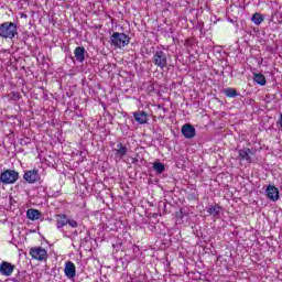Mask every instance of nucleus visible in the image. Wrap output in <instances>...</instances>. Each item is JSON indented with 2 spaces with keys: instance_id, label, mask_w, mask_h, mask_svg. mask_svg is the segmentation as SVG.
<instances>
[{
  "instance_id": "f257e3e1",
  "label": "nucleus",
  "mask_w": 282,
  "mask_h": 282,
  "mask_svg": "<svg viewBox=\"0 0 282 282\" xmlns=\"http://www.w3.org/2000/svg\"><path fill=\"white\" fill-rule=\"evenodd\" d=\"M19 36V26L14 22H3L0 24V39H15Z\"/></svg>"
},
{
  "instance_id": "f03ea898",
  "label": "nucleus",
  "mask_w": 282,
  "mask_h": 282,
  "mask_svg": "<svg viewBox=\"0 0 282 282\" xmlns=\"http://www.w3.org/2000/svg\"><path fill=\"white\" fill-rule=\"evenodd\" d=\"M130 41H131V37H129V35L120 32H115L110 36V45L112 47H117L118 50H122V47H127Z\"/></svg>"
},
{
  "instance_id": "7ed1b4c3",
  "label": "nucleus",
  "mask_w": 282,
  "mask_h": 282,
  "mask_svg": "<svg viewBox=\"0 0 282 282\" xmlns=\"http://www.w3.org/2000/svg\"><path fill=\"white\" fill-rule=\"evenodd\" d=\"M152 63L155 67L165 69V67H169V55L162 50H156L153 52Z\"/></svg>"
},
{
  "instance_id": "20e7f679",
  "label": "nucleus",
  "mask_w": 282,
  "mask_h": 282,
  "mask_svg": "<svg viewBox=\"0 0 282 282\" xmlns=\"http://www.w3.org/2000/svg\"><path fill=\"white\" fill-rule=\"evenodd\" d=\"M19 180V172L14 170H6L0 175V182L2 184H14Z\"/></svg>"
},
{
  "instance_id": "39448f33",
  "label": "nucleus",
  "mask_w": 282,
  "mask_h": 282,
  "mask_svg": "<svg viewBox=\"0 0 282 282\" xmlns=\"http://www.w3.org/2000/svg\"><path fill=\"white\" fill-rule=\"evenodd\" d=\"M29 254L36 261H45L47 259V250L42 247H33L30 249Z\"/></svg>"
},
{
  "instance_id": "423d86ee",
  "label": "nucleus",
  "mask_w": 282,
  "mask_h": 282,
  "mask_svg": "<svg viewBox=\"0 0 282 282\" xmlns=\"http://www.w3.org/2000/svg\"><path fill=\"white\" fill-rule=\"evenodd\" d=\"M23 180L28 184H36V182L41 181V174H39V170H29L24 172Z\"/></svg>"
},
{
  "instance_id": "0eeeda50",
  "label": "nucleus",
  "mask_w": 282,
  "mask_h": 282,
  "mask_svg": "<svg viewBox=\"0 0 282 282\" xmlns=\"http://www.w3.org/2000/svg\"><path fill=\"white\" fill-rule=\"evenodd\" d=\"M181 133L186 138V140H192V138H195L197 131L195 130V127L191 123H185L181 128Z\"/></svg>"
},
{
  "instance_id": "6e6552de",
  "label": "nucleus",
  "mask_w": 282,
  "mask_h": 282,
  "mask_svg": "<svg viewBox=\"0 0 282 282\" xmlns=\"http://www.w3.org/2000/svg\"><path fill=\"white\" fill-rule=\"evenodd\" d=\"M112 151L115 152L116 160H122L129 153V148L124 143L119 142Z\"/></svg>"
},
{
  "instance_id": "1a4fd4ad",
  "label": "nucleus",
  "mask_w": 282,
  "mask_h": 282,
  "mask_svg": "<svg viewBox=\"0 0 282 282\" xmlns=\"http://www.w3.org/2000/svg\"><path fill=\"white\" fill-rule=\"evenodd\" d=\"M238 160H240V162H248L249 164L252 162V150H250V148H243L241 150H238Z\"/></svg>"
},
{
  "instance_id": "9d476101",
  "label": "nucleus",
  "mask_w": 282,
  "mask_h": 282,
  "mask_svg": "<svg viewBox=\"0 0 282 282\" xmlns=\"http://www.w3.org/2000/svg\"><path fill=\"white\" fill-rule=\"evenodd\" d=\"M64 274L67 279H75L76 278V264L72 261H67L64 268Z\"/></svg>"
},
{
  "instance_id": "9b49d317",
  "label": "nucleus",
  "mask_w": 282,
  "mask_h": 282,
  "mask_svg": "<svg viewBox=\"0 0 282 282\" xmlns=\"http://www.w3.org/2000/svg\"><path fill=\"white\" fill-rule=\"evenodd\" d=\"M265 193H267L268 199H271V202H278L280 195H279V188H276V186L268 185Z\"/></svg>"
},
{
  "instance_id": "f8f14e48",
  "label": "nucleus",
  "mask_w": 282,
  "mask_h": 282,
  "mask_svg": "<svg viewBox=\"0 0 282 282\" xmlns=\"http://www.w3.org/2000/svg\"><path fill=\"white\" fill-rule=\"evenodd\" d=\"M14 272V265L10 262L3 261L0 264V274L3 276H10Z\"/></svg>"
},
{
  "instance_id": "ddd939ff",
  "label": "nucleus",
  "mask_w": 282,
  "mask_h": 282,
  "mask_svg": "<svg viewBox=\"0 0 282 282\" xmlns=\"http://www.w3.org/2000/svg\"><path fill=\"white\" fill-rule=\"evenodd\" d=\"M85 54H87V51H85V47L77 46L74 51L75 61L77 63H85Z\"/></svg>"
},
{
  "instance_id": "4468645a",
  "label": "nucleus",
  "mask_w": 282,
  "mask_h": 282,
  "mask_svg": "<svg viewBox=\"0 0 282 282\" xmlns=\"http://www.w3.org/2000/svg\"><path fill=\"white\" fill-rule=\"evenodd\" d=\"M135 122L139 124H147L149 122V115L145 111H137L133 113Z\"/></svg>"
},
{
  "instance_id": "2eb2a0df",
  "label": "nucleus",
  "mask_w": 282,
  "mask_h": 282,
  "mask_svg": "<svg viewBox=\"0 0 282 282\" xmlns=\"http://www.w3.org/2000/svg\"><path fill=\"white\" fill-rule=\"evenodd\" d=\"M55 217L57 230H63V227L67 226V221H69V218H67V215L65 214H58Z\"/></svg>"
},
{
  "instance_id": "dca6fc26",
  "label": "nucleus",
  "mask_w": 282,
  "mask_h": 282,
  "mask_svg": "<svg viewBox=\"0 0 282 282\" xmlns=\"http://www.w3.org/2000/svg\"><path fill=\"white\" fill-rule=\"evenodd\" d=\"M207 213L208 215H210V217H214L215 219H219L220 215H221V206L215 204V205H210L207 208Z\"/></svg>"
},
{
  "instance_id": "f3484780",
  "label": "nucleus",
  "mask_w": 282,
  "mask_h": 282,
  "mask_svg": "<svg viewBox=\"0 0 282 282\" xmlns=\"http://www.w3.org/2000/svg\"><path fill=\"white\" fill-rule=\"evenodd\" d=\"M26 217L31 221H36L37 219H41V217H43V214L39 209H29L26 212Z\"/></svg>"
},
{
  "instance_id": "a211bd4d",
  "label": "nucleus",
  "mask_w": 282,
  "mask_h": 282,
  "mask_svg": "<svg viewBox=\"0 0 282 282\" xmlns=\"http://www.w3.org/2000/svg\"><path fill=\"white\" fill-rule=\"evenodd\" d=\"M253 80H254V83H257L258 85H261V87L265 86V84L268 83V82L265 80V76H263V74H261V73H256V74L253 75Z\"/></svg>"
},
{
  "instance_id": "6ab92c4d",
  "label": "nucleus",
  "mask_w": 282,
  "mask_h": 282,
  "mask_svg": "<svg viewBox=\"0 0 282 282\" xmlns=\"http://www.w3.org/2000/svg\"><path fill=\"white\" fill-rule=\"evenodd\" d=\"M152 169L155 171V173L161 175V173L166 171V165H164L162 162H154Z\"/></svg>"
},
{
  "instance_id": "aec40b11",
  "label": "nucleus",
  "mask_w": 282,
  "mask_h": 282,
  "mask_svg": "<svg viewBox=\"0 0 282 282\" xmlns=\"http://www.w3.org/2000/svg\"><path fill=\"white\" fill-rule=\"evenodd\" d=\"M161 34H163V36L167 37V39H172L173 41H175V29L170 28L167 29H162L161 30Z\"/></svg>"
},
{
  "instance_id": "412c9836",
  "label": "nucleus",
  "mask_w": 282,
  "mask_h": 282,
  "mask_svg": "<svg viewBox=\"0 0 282 282\" xmlns=\"http://www.w3.org/2000/svg\"><path fill=\"white\" fill-rule=\"evenodd\" d=\"M224 94L227 98H237V96H239V93H237V89L235 88H226Z\"/></svg>"
},
{
  "instance_id": "4be33fe9",
  "label": "nucleus",
  "mask_w": 282,
  "mask_h": 282,
  "mask_svg": "<svg viewBox=\"0 0 282 282\" xmlns=\"http://www.w3.org/2000/svg\"><path fill=\"white\" fill-rule=\"evenodd\" d=\"M263 17L260 13H254L251 18L252 23L254 25H261L263 23Z\"/></svg>"
},
{
  "instance_id": "5701e85b",
  "label": "nucleus",
  "mask_w": 282,
  "mask_h": 282,
  "mask_svg": "<svg viewBox=\"0 0 282 282\" xmlns=\"http://www.w3.org/2000/svg\"><path fill=\"white\" fill-rule=\"evenodd\" d=\"M10 100H13L14 102H19V100H21V94L17 93V91H12L9 95Z\"/></svg>"
},
{
  "instance_id": "b1692460",
  "label": "nucleus",
  "mask_w": 282,
  "mask_h": 282,
  "mask_svg": "<svg viewBox=\"0 0 282 282\" xmlns=\"http://www.w3.org/2000/svg\"><path fill=\"white\" fill-rule=\"evenodd\" d=\"M113 250H116V252H120V250H122V241H117L116 243L112 245Z\"/></svg>"
},
{
  "instance_id": "393cba45",
  "label": "nucleus",
  "mask_w": 282,
  "mask_h": 282,
  "mask_svg": "<svg viewBox=\"0 0 282 282\" xmlns=\"http://www.w3.org/2000/svg\"><path fill=\"white\" fill-rule=\"evenodd\" d=\"M67 225L70 226V228H78V221H76L75 219L68 218Z\"/></svg>"
},
{
  "instance_id": "a878e982",
  "label": "nucleus",
  "mask_w": 282,
  "mask_h": 282,
  "mask_svg": "<svg viewBox=\"0 0 282 282\" xmlns=\"http://www.w3.org/2000/svg\"><path fill=\"white\" fill-rule=\"evenodd\" d=\"M132 251H133L134 253L140 252V247H139V246L133 245V246H132Z\"/></svg>"
},
{
  "instance_id": "bb28decb",
  "label": "nucleus",
  "mask_w": 282,
  "mask_h": 282,
  "mask_svg": "<svg viewBox=\"0 0 282 282\" xmlns=\"http://www.w3.org/2000/svg\"><path fill=\"white\" fill-rule=\"evenodd\" d=\"M278 124H279L280 129H282V112L280 113V118L278 120Z\"/></svg>"
},
{
  "instance_id": "cd10ccee",
  "label": "nucleus",
  "mask_w": 282,
  "mask_h": 282,
  "mask_svg": "<svg viewBox=\"0 0 282 282\" xmlns=\"http://www.w3.org/2000/svg\"><path fill=\"white\" fill-rule=\"evenodd\" d=\"M20 144L23 147V144H28V141H25V139H21Z\"/></svg>"
},
{
  "instance_id": "c85d7f7f",
  "label": "nucleus",
  "mask_w": 282,
  "mask_h": 282,
  "mask_svg": "<svg viewBox=\"0 0 282 282\" xmlns=\"http://www.w3.org/2000/svg\"><path fill=\"white\" fill-rule=\"evenodd\" d=\"M21 19H28V15H25V13H21Z\"/></svg>"
},
{
  "instance_id": "c756f323",
  "label": "nucleus",
  "mask_w": 282,
  "mask_h": 282,
  "mask_svg": "<svg viewBox=\"0 0 282 282\" xmlns=\"http://www.w3.org/2000/svg\"><path fill=\"white\" fill-rule=\"evenodd\" d=\"M191 197H195V194H192Z\"/></svg>"
},
{
  "instance_id": "7c9ffc66",
  "label": "nucleus",
  "mask_w": 282,
  "mask_h": 282,
  "mask_svg": "<svg viewBox=\"0 0 282 282\" xmlns=\"http://www.w3.org/2000/svg\"><path fill=\"white\" fill-rule=\"evenodd\" d=\"M64 237H67V234H66V232H64Z\"/></svg>"
}]
</instances>
